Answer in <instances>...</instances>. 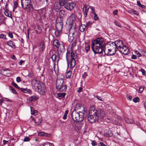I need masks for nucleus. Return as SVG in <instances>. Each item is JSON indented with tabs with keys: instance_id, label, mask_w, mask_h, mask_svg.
Returning a JSON list of instances; mask_svg holds the SVG:
<instances>
[{
	"instance_id": "1",
	"label": "nucleus",
	"mask_w": 146,
	"mask_h": 146,
	"mask_svg": "<svg viewBox=\"0 0 146 146\" xmlns=\"http://www.w3.org/2000/svg\"><path fill=\"white\" fill-rule=\"evenodd\" d=\"M104 39L103 37H98L92 42L91 48L95 54L102 53L106 46L104 42Z\"/></svg>"
},
{
	"instance_id": "2",
	"label": "nucleus",
	"mask_w": 146,
	"mask_h": 146,
	"mask_svg": "<svg viewBox=\"0 0 146 146\" xmlns=\"http://www.w3.org/2000/svg\"><path fill=\"white\" fill-rule=\"evenodd\" d=\"M31 84L32 88L35 91L41 95L46 94V89L44 84L38 80L34 79L32 80Z\"/></svg>"
},
{
	"instance_id": "3",
	"label": "nucleus",
	"mask_w": 146,
	"mask_h": 146,
	"mask_svg": "<svg viewBox=\"0 0 146 146\" xmlns=\"http://www.w3.org/2000/svg\"><path fill=\"white\" fill-rule=\"evenodd\" d=\"M53 45L58 49V56L59 58L62 57L65 52L64 44L62 42L59 43L58 40L55 39L53 41Z\"/></svg>"
},
{
	"instance_id": "4",
	"label": "nucleus",
	"mask_w": 146,
	"mask_h": 146,
	"mask_svg": "<svg viewBox=\"0 0 146 146\" xmlns=\"http://www.w3.org/2000/svg\"><path fill=\"white\" fill-rule=\"evenodd\" d=\"M59 4L68 10L73 9L75 6L74 3L71 2L70 0H59Z\"/></svg>"
},
{
	"instance_id": "5",
	"label": "nucleus",
	"mask_w": 146,
	"mask_h": 146,
	"mask_svg": "<svg viewBox=\"0 0 146 146\" xmlns=\"http://www.w3.org/2000/svg\"><path fill=\"white\" fill-rule=\"evenodd\" d=\"M64 79L60 78L57 79L56 81V88L57 90L60 92H64L67 89V86L64 85Z\"/></svg>"
},
{
	"instance_id": "6",
	"label": "nucleus",
	"mask_w": 146,
	"mask_h": 146,
	"mask_svg": "<svg viewBox=\"0 0 146 146\" xmlns=\"http://www.w3.org/2000/svg\"><path fill=\"white\" fill-rule=\"evenodd\" d=\"M94 109V107H92L90 109L89 112V116L88 117V120L89 122L92 123L95 122L98 120V118L97 116L95 115V112H94L93 109Z\"/></svg>"
},
{
	"instance_id": "7",
	"label": "nucleus",
	"mask_w": 146,
	"mask_h": 146,
	"mask_svg": "<svg viewBox=\"0 0 146 146\" xmlns=\"http://www.w3.org/2000/svg\"><path fill=\"white\" fill-rule=\"evenodd\" d=\"M23 8L27 9L28 12L33 10V5L31 4V0H21Z\"/></svg>"
},
{
	"instance_id": "8",
	"label": "nucleus",
	"mask_w": 146,
	"mask_h": 146,
	"mask_svg": "<svg viewBox=\"0 0 146 146\" xmlns=\"http://www.w3.org/2000/svg\"><path fill=\"white\" fill-rule=\"evenodd\" d=\"M73 28H74L73 27ZM69 33L68 40L70 42H71L75 40L74 39L77 35L76 30L71 29L70 30Z\"/></svg>"
},
{
	"instance_id": "9",
	"label": "nucleus",
	"mask_w": 146,
	"mask_h": 146,
	"mask_svg": "<svg viewBox=\"0 0 146 146\" xmlns=\"http://www.w3.org/2000/svg\"><path fill=\"white\" fill-rule=\"evenodd\" d=\"M75 110V109H74L72 114V118L75 121H82L83 120V118L82 116V115H81V117H80L79 113L78 112H76V111L74 112Z\"/></svg>"
},
{
	"instance_id": "10",
	"label": "nucleus",
	"mask_w": 146,
	"mask_h": 146,
	"mask_svg": "<svg viewBox=\"0 0 146 146\" xmlns=\"http://www.w3.org/2000/svg\"><path fill=\"white\" fill-rule=\"evenodd\" d=\"M94 112L95 113V115L99 118H102L105 116V113L104 110L102 109H98V110H95V108L93 109Z\"/></svg>"
},
{
	"instance_id": "11",
	"label": "nucleus",
	"mask_w": 146,
	"mask_h": 146,
	"mask_svg": "<svg viewBox=\"0 0 146 146\" xmlns=\"http://www.w3.org/2000/svg\"><path fill=\"white\" fill-rule=\"evenodd\" d=\"M122 54L125 55L127 54L129 52V50L125 46H122V47L119 50Z\"/></svg>"
},
{
	"instance_id": "12",
	"label": "nucleus",
	"mask_w": 146,
	"mask_h": 146,
	"mask_svg": "<svg viewBox=\"0 0 146 146\" xmlns=\"http://www.w3.org/2000/svg\"><path fill=\"white\" fill-rule=\"evenodd\" d=\"M115 46L116 47L117 49L119 50L123 46V42L120 40H118L115 41L114 42Z\"/></svg>"
},
{
	"instance_id": "13",
	"label": "nucleus",
	"mask_w": 146,
	"mask_h": 146,
	"mask_svg": "<svg viewBox=\"0 0 146 146\" xmlns=\"http://www.w3.org/2000/svg\"><path fill=\"white\" fill-rule=\"evenodd\" d=\"M66 27L67 29H66L67 30V32L66 33H69V31L71 29H74L73 28L74 27V29L76 30L75 28V27L74 26H72V23H66Z\"/></svg>"
},
{
	"instance_id": "14",
	"label": "nucleus",
	"mask_w": 146,
	"mask_h": 146,
	"mask_svg": "<svg viewBox=\"0 0 146 146\" xmlns=\"http://www.w3.org/2000/svg\"><path fill=\"white\" fill-rule=\"evenodd\" d=\"M63 26V24L62 20L59 22H57L55 25L56 29L62 30Z\"/></svg>"
},
{
	"instance_id": "15",
	"label": "nucleus",
	"mask_w": 146,
	"mask_h": 146,
	"mask_svg": "<svg viewBox=\"0 0 146 146\" xmlns=\"http://www.w3.org/2000/svg\"><path fill=\"white\" fill-rule=\"evenodd\" d=\"M45 48V44L44 42L42 41L40 42V44L38 45V50L40 52H42L44 50Z\"/></svg>"
},
{
	"instance_id": "16",
	"label": "nucleus",
	"mask_w": 146,
	"mask_h": 146,
	"mask_svg": "<svg viewBox=\"0 0 146 146\" xmlns=\"http://www.w3.org/2000/svg\"><path fill=\"white\" fill-rule=\"evenodd\" d=\"M89 9V8L88 7V6L86 5H84L83 7V14L84 17H87Z\"/></svg>"
},
{
	"instance_id": "17",
	"label": "nucleus",
	"mask_w": 146,
	"mask_h": 146,
	"mask_svg": "<svg viewBox=\"0 0 146 146\" xmlns=\"http://www.w3.org/2000/svg\"><path fill=\"white\" fill-rule=\"evenodd\" d=\"M75 14L74 13H72L68 19L70 23H73L75 19Z\"/></svg>"
},
{
	"instance_id": "18",
	"label": "nucleus",
	"mask_w": 146,
	"mask_h": 146,
	"mask_svg": "<svg viewBox=\"0 0 146 146\" xmlns=\"http://www.w3.org/2000/svg\"><path fill=\"white\" fill-rule=\"evenodd\" d=\"M66 94V93L64 92L58 93L57 94V95L56 97L60 99L62 98H64Z\"/></svg>"
},
{
	"instance_id": "19",
	"label": "nucleus",
	"mask_w": 146,
	"mask_h": 146,
	"mask_svg": "<svg viewBox=\"0 0 146 146\" xmlns=\"http://www.w3.org/2000/svg\"><path fill=\"white\" fill-rule=\"evenodd\" d=\"M59 14L60 17V20H62L61 19L66 16V14L65 11L62 10H61L59 11Z\"/></svg>"
},
{
	"instance_id": "20",
	"label": "nucleus",
	"mask_w": 146,
	"mask_h": 146,
	"mask_svg": "<svg viewBox=\"0 0 146 146\" xmlns=\"http://www.w3.org/2000/svg\"><path fill=\"white\" fill-rule=\"evenodd\" d=\"M113 134L112 132L109 129L105 133L104 135L105 136H106L107 137H110L113 136Z\"/></svg>"
},
{
	"instance_id": "21",
	"label": "nucleus",
	"mask_w": 146,
	"mask_h": 146,
	"mask_svg": "<svg viewBox=\"0 0 146 146\" xmlns=\"http://www.w3.org/2000/svg\"><path fill=\"white\" fill-rule=\"evenodd\" d=\"M79 112L80 117H81V115H82L83 118V120L84 119L85 116L86 115V111L85 110H82L81 111H79L78 112Z\"/></svg>"
},
{
	"instance_id": "22",
	"label": "nucleus",
	"mask_w": 146,
	"mask_h": 146,
	"mask_svg": "<svg viewBox=\"0 0 146 146\" xmlns=\"http://www.w3.org/2000/svg\"><path fill=\"white\" fill-rule=\"evenodd\" d=\"M20 90H21V91L25 93L30 94L31 92V91L30 90L28 89L27 88H20Z\"/></svg>"
},
{
	"instance_id": "23",
	"label": "nucleus",
	"mask_w": 146,
	"mask_h": 146,
	"mask_svg": "<svg viewBox=\"0 0 146 146\" xmlns=\"http://www.w3.org/2000/svg\"><path fill=\"white\" fill-rule=\"evenodd\" d=\"M42 29L41 27L39 25H37L35 28V32L38 34L42 32Z\"/></svg>"
},
{
	"instance_id": "24",
	"label": "nucleus",
	"mask_w": 146,
	"mask_h": 146,
	"mask_svg": "<svg viewBox=\"0 0 146 146\" xmlns=\"http://www.w3.org/2000/svg\"><path fill=\"white\" fill-rule=\"evenodd\" d=\"M70 62V68H73L76 65V61L75 59H71Z\"/></svg>"
},
{
	"instance_id": "25",
	"label": "nucleus",
	"mask_w": 146,
	"mask_h": 146,
	"mask_svg": "<svg viewBox=\"0 0 146 146\" xmlns=\"http://www.w3.org/2000/svg\"><path fill=\"white\" fill-rule=\"evenodd\" d=\"M38 98L37 96H33L29 98L30 101H35L38 100Z\"/></svg>"
},
{
	"instance_id": "26",
	"label": "nucleus",
	"mask_w": 146,
	"mask_h": 146,
	"mask_svg": "<svg viewBox=\"0 0 146 146\" xmlns=\"http://www.w3.org/2000/svg\"><path fill=\"white\" fill-rule=\"evenodd\" d=\"M76 109H77L79 110H84V108L83 106V105L82 104H76L75 107Z\"/></svg>"
},
{
	"instance_id": "27",
	"label": "nucleus",
	"mask_w": 146,
	"mask_h": 146,
	"mask_svg": "<svg viewBox=\"0 0 146 146\" xmlns=\"http://www.w3.org/2000/svg\"><path fill=\"white\" fill-rule=\"evenodd\" d=\"M7 44L12 48L13 47H15V43L11 40H10L7 42Z\"/></svg>"
},
{
	"instance_id": "28",
	"label": "nucleus",
	"mask_w": 146,
	"mask_h": 146,
	"mask_svg": "<svg viewBox=\"0 0 146 146\" xmlns=\"http://www.w3.org/2000/svg\"><path fill=\"white\" fill-rule=\"evenodd\" d=\"M38 135L41 136L48 137L50 135V134L45 133L44 132H41L38 133Z\"/></svg>"
},
{
	"instance_id": "29",
	"label": "nucleus",
	"mask_w": 146,
	"mask_h": 146,
	"mask_svg": "<svg viewBox=\"0 0 146 146\" xmlns=\"http://www.w3.org/2000/svg\"><path fill=\"white\" fill-rule=\"evenodd\" d=\"M114 49L112 48L108 49V51H107L106 50L104 49V51L105 54L107 56V54H110V53H113V52L112 51V50Z\"/></svg>"
},
{
	"instance_id": "30",
	"label": "nucleus",
	"mask_w": 146,
	"mask_h": 146,
	"mask_svg": "<svg viewBox=\"0 0 146 146\" xmlns=\"http://www.w3.org/2000/svg\"><path fill=\"white\" fill-rule=\"evenodd\" d=\"M79 29L82 32H83L86 29V27L84 25H81L79 27Z\"/></svg>"
},
{
	"instance_id": "31",
	"label": "nucleus",
	"mask_w": 146,
	"mask_h": 146,
	"mask_svg": "<svg viewBox=\"0 0 146 146\" xmlns=\"http://www.w3.org/2000/svg\"><path fill=\"white\" fill-rule=\"evenodd\" d=\"M9 89L13 93L15 94H17V93L14 88L11 86H9Z\"/></svg>"
},
{
	"instance_id": "32",
	"label": "nucleus",
	"mask_w": 146,
	"mask_h": 146,
	"mask_svg": "<svg viewBox=\"0 0 146 146\" xmlns=\"http://www.w3.org/2000/svg\"><path fill=\"white\" fill-rule=\"evenodd\" d=\"M62 30L56 29L55 32V34L56 37H58L60 35L61 33Z\"/></svg>"
},
{
	"instance_id": "33",
	"label": "nucleus",
	"mask_w": 146,
	"mask_h": 146,
	"mask_svg": "<svg viewBox=\"0 0 146 146\" xmlns=\"http://www.w3.org/2000/svg\"><path fill=\"white\" fill-rule=\"evenodd\" d=\"M31 114L33 115H36L37 114V111L34 109L32 107H31Z\"/></svg>"
},
{
	"instance_id": "34",
	"label": "nucleus",
	"mask_w": 146,
	"mask_h": 146,
	"mask_svg": "<svg viewBox=\"0 0 146 146\" xmlns=\"http://www.w3.org/2000/svg\"><path fill=\"white\" fill-rule=\"evenodd\" d=\"M125 121L128 123H133V121L132 119H129L128 118H125Z\"/></svg>"
},
{
	"instance_id": "35",
	"label": "nucleus",
	"mask_w": 146,
	"mask_h": 146,
	"mask_svg": "<svg viewBox=\"0 0 146 146\" xmlns=\"http://www.w3.org/2000/svg\"><path fill=\"white\" fill-rule=\"evenodd\" d=\"M72 74V71L70 70H69L67 72L66 75V78H69L71 77Z\"/></svg>"
},
{
	"instance_id": "36",
	"label": "nucleus",
	"mask_w": 146,
	"mask_h": 146,
	"mask_svg": "<svg viewBox=\"0 0 146 146\" xmlns=\"http://www.w3.org/2000/svg\"><path fill=\"white\" fill-rule=\"evenodd\" d=\"M4 22V19L3 15H0V25Z\"/></svg>"
},
{
	"instance_id": "37",
	"label": "nucleus",
	"mask_w": 146,
	"mask_h": 146,
	"mask_svg": "<svg viewBox=\"0 0 146 146\" xmlns=\"http://www.w3.org/2000/svg\"><path fill=\"white\" fill-rule=\"evenodd\" d=\"M92 24V23L91 21H88L86 23V25H85L86 27V30H87L89 27L91 26Z\"/></svg>"
},
{
	"instance_id": "38",
	"label": "nucleus",
	"mask_w": 146,
	"mask_h": 146,
	"mask_svg": "<svg viewBox=\"0 0 146 146\" xmlns=\"http://www.w3.org/2000/svg\"><path fill=\"white\" fill-rule=\"evenodd\" d=\"M114 49H115L112 50L113 52V53H110V54H107V56H112L114 55L116 52L117 51V48H114Z\"/></svg>"
},
{
	"instance_id": "39",
	"label": "nucleus",
	"mask_w": 146,
	"mask_h": 146,
	"mask_svg": "<svg viewBox=\"0 0 146 146\" xmlns=\"http://www.w3.org/2000/svg\"><path fill=\"white\" fill-rule=\"evenodd\" d=\"M137 5L140 7H141L145 9V6L143 5H142L141 3L139 1H137Z\"/></svg>"
},
{
	"instance_id": "40",
	"label": "nucleus",
	"mask_w": 146,
	"mask_h": 146,
	"mask_svg": "<svg viewBox=\"0 0 146 146\" xmlns=\"http://www.w3.org/2000/svg\"><path fill=\"white\" fill-rule=\"evenodd\" d=\"M70 56L71 57V59H75L76 57V56L74 52H73L72 51H71Z\"/></svg>"
},
{
	"instance_id": "41",
	"label": "nucleus",
	"mask_w": 146,
	"mask_h": 146,
	"mask_svg": "<svg viewBox=\"0 0 146 146\" xmlns=\"http://www.w3.org/2000/svg\"><path fill=\"white\" fill-rule=\"evenodd\" d=\"M110 46V48H113L114 49V48H116L115 46V44L114 42H111V43L109 44Z\"/></svg>"
},
{
	"instance_id": "42",
	"label": "nucleus",
	"mask_w": 146,
	"mask_h": 146,
	"mask_svg": "<svg viewBox=\"0 0 146 146\" xmlns=\"http://www.w3.org/2000/svg\"><path fill=\"white\" fill-rule=\"evenodd\" d=\"M68 112V110H66L64 113L63 118L64 119H66L67 118V115Z\"/></svg>"
},
{
	"instance_id": "43",
	"label": "nucleus",
	"mask_w": 146,
	"mask_h": 146,
	"mask_svg": "<svg viewBox=\"0 0 146 146\" xmlns=\"http://www.w3.org/2000/svg\"><path fill=\"white\" fill-rule=\"evenodd\" d=\"M133 101L135 103L138 102L139 101V97H136L133 99Z\"/></svg>"
},
{
	"instance_id": "44",
	"label": "nucleus",
	"mask_w": 146,
	"mask_h": 146,
	"mask_svg": "<svg viewBox=\"0 0 146 146\" xmlns=\"http://www.w3.org/2000/svg\"><path fill=\"white\" fill-rule=\"evenodd\" d=\"M11 84L13 86H14L16 88H17V89L19 90L20 89V88L19 87L17 84L15 83L14 82H13L11 83Z\"/></svg>"
},
{
	"instance_id": "45",
	"label": "nucleus",
	"mask_w": 146,
	"mask_h": 146,
	"mask_svg": "<svg viewBox=\"0 0 146 146\" xmlns=\"http://www.w3.org/2000/svg\"><path fill=\"white\" fill-rule=\"evenodd\" d=\"M89 8H90L91 9V10L92 13V14H95L96 13H95V8L94 7L92 6H90V7H89Z\"/></svg>"
},
{
	"instance_id": "46",
	"label": "nucleus",
	"mask_w": 146,
	"mask_h": 146,
	"mask_svg": "<svg viewBox=\"0 0 146 146\" xmlns=\"http://www.w3.org/2000/svg\"><path fill=\"white\" fill-rule=\"evenodd\" d=\"M39 146H50V143L46 142L43 144H40Z\"/></svg>"
},
{
	"instance_id": "47",
	"label": "nucleus",
	"mask_w": 146,
	"mask_h": 146,
	"mask_svg": "<svg viewBox=\"0 0 146 146\" xmlns=\"http://www.w3.org/2000/svg\"><path fill=\"white\" fill-rule=\"evenodd\" d=\"M56 56L55 54H53L51 57V58H52V60L53 61H55L56 59Z\"/></svg>"
},
{
	"instance_id": "48",
	"label": "nucleus",
	"mask_w": 146,
	"mask_h": 146,
	"mask_svg": "<svg viewBox=\"0 0 146 146\" xmlns=\"http://www.w3.org/2000/svg\"><path fill=\"white\" fill-rule=\"evenodd\" d=\"M90 46L89 45L87 46L85 48L86 52L87 53H88V52L90 50Z\"/></svg>"
},
{
	"instance_id": "49",
	"label": "nucleus",
	"mask_w": 146,
	"mask_h": 146,
	"mask_svg": "<svg viewBox=\"0 0 146 146\" xmlns=\"http://www.w3.org/2000/svg\"><path fill=\"white\" fill-rule=\"evenodd\" d=\"M94 19L95 21H97L98 20L99 17L97 15L96 13H95L94 14Z\"/></svg>"
},
{
	"instance_id": "50",
	"label": "nucleus",
	"mask_w": 146,
	"mask_h": 146,
	"mask_svg": "<svg viewBox=\"0 0 146 146\" xmlns=\"http://www.w3.org/2000/svg\"><path fill=\"white\" fill-rule=\"evenodd\" d=\"M92 141L91 144L92 146H96L97 145V143L96 141L94 140H91Z\"/></svg>"
},
{
	"instance_id": "51",
	"label": "nucleus",
	"mask_w": 146,
	"mask_h": 146,
	"mask_svg": "<svg viewBox=\"0 0 146 146\" xmlns=\"http://www.w3.org/2000/svg\"><path fill=\"white\" fill-rule=\"evenodd\" d=\"M88 76V75L85 72L82 75V78L84 79H85Z\"/></svg>"
},
{
	"instance_id": "52",
	"label": "nucleus",
	"mask_w": 146,
	"mask_h": 146,
	"mask_svg": "<svg viewBox=\"0 0 146 146\" xmlns=\"http://www.w3.org/2000/svg\"><path fill=\"white\" fill-rule=\"evenodd\" d=\"M96 97L98 100H100L101 101H103V100L102 98V97L101 96H99L98 95H96Z\"/></svg>"
},
{
	"instance_id": "53",
	"label": "nucleus",
	"mask_w": 146,
	"mask_h": 146,
	"mask_svg": "<svg viewBox=\"0 0 146 146\" xmlns=\"http://www.w3.org/2000/svg\"><path fill=\"white\" fill-rule=\"evenodd\" d=\"M18 5V4L17 2L16 1H14L13 7H14L15 9H16Z\"/></svg>"
},
{
	"instance_id": "54",
	"label": "nucleus",
	"mask_w": 146,
	"mask_h": 146,
	"mask_svg": "<svg viewBox=\"0 0 146 146\" xmlns=\"http://www.w3.org/2000/svg\"><path fill=\"white\" fill-rule=\"evenodd\" d=\"M76 44V40L75 39V40H74V41H73V42L72 44V47H75Z\"/></svg>"
},
{
	"instance_id": "55",
	"label": "nucleus",
	"mask_w": 146,
	"mask_h": 146,
	"mask_svg": "<svg viewBox=\"0 0 146 146\" xmlns=\"http://www.w3.org/2000/svg\"><path fill=\"white\" fill-rule=\"evenodd\" d=\"M126 97L128 100H131L132 99V97L129 95L127 94L126 96Z\"/></svg>"
},
{
	"instance_id": "56",
	"label": "nucleus",
	"mask_w": 146,
	"mask_h": 146,
	"mask_svg": "<svg viewBox=\"0 0 146 146\" xmlns=\"http://www.w3.org/2000/svg\"><path fill=\"white\" fill-rule=\"evenodd\" d=\"M144 87L141 86L139 89V92L140 93H141L144 90Z\"/></svg>"
},
{
	"instance_id": "57",
	"label": "nucleus",
	"mask_w": 146,
	"mask_h": 146,
	"mask_svg": "<svg viewBox=\"0 0 146 146\" xmlns=\"http://www.w3.org/2000/svg\"><path fill=\"white\" fill-rule=\"evenodd\" d=\"M114 23L116 25L118 26V27H121V25H120L119 24V23L117 22L116 21H114Z\"/></svg>"
},
{
	"instance_id": "58",
	"label": "nucleus",
	"mask_w": 146,
	"mask_h": 146,
	"mask_svg": "<svg viewBox=\"0 0 146 146\" xmlns=\"http://www.w3.org/2000/svg\"><path fill=\"white\" fill-rule=\"evenodd\" d=\"M38 121H37L38 124L40 125V123L42 122V119L41 117L38 119Z\"/></svg>"
},
{
	"instance_id": "59",
	"label": "nucleus",
	"mask_w": 146,
	"mask_h": 146,
	"mask_svg": "<svg viewBox=\"0 0 146 146\" xmlns=\"http://www.w3.org/2000/svg\"><path fill=\"white\" fill-rule=\"evenodd\" d=\"M30 139L29 137H25L23 140L25 142L28 141Z\"/></svg>"
},
{
	"instance_id": "60",
	"label": "nucleus",
	"mask_w": 146,
	"mask_h": 146,
	"mask_svg": "<svg viewBox=\"0 0 146 146\" xmlns=\"http://www.w3.org/2000/svg\"><path fill=\"white\" fill-rule=\"evenodd\" d=\"M16 81L18 82H19L21 81V78L19 77H18L16 78Z\"/></svg>"
},
{
	"instance_id": "61",
	"label": "nucleus",
	"mask_w": 146,
	"mask_h": 146,
	"mask_svg": "<svg viewBox=\"0 0 146 146\" xmlns=\"http://www.w3.org/2000/svg\"><path fill=\"white\" fill-rule=\"evenodd\" d=\"M141 72H142L143 75H145V70L143 68H141L140 70Z\"/></svg>"
},
{
	"instance_id": "62",
	"label": "nucleus",
	"mask_w": 146,
	"mask_h": 146,
	"mask_svg": "<svg viewBox=\"0 0 146 146\" xmlns=\"http://www.w3.org/2000/svg\"><path fill=\"white\" fill-rule=\"evenodd\" d=\"M133 14L137 16H138L139 15V13L138 12V11L135 10H134V12H133Z\"/></svg>"
},
{
	"instance_id": "63",
	"label": "nucleus",
	"mask_w": 146,
	"mask_h": 146,
	"mask_svg": "<svg viewBox=\"0 0 146 146\" xmlns=\"http://www.w3.org/2000/svg\"><path fill=\"white\" fill-rule=\"evenodd\" d=\"M8 36L11 38H13V36L12 33L11 32L9 33H8Z\"/></svg>"
},
{
	"instance_id": "64",
	"label": "nucleus",
	"mask_w": 146,
	"mask_h": 146,
	"mask_svg": "<svg viewBox=\"0 0 146 146\" xmlns=\"http://www.w3.org/2000/svg\"><path fill=\"white\" fill-rule=\"evenodd\" d=\"M99 146H106V145L102 142H100L99 143Z\"/></svg>"
}]
</instances>
